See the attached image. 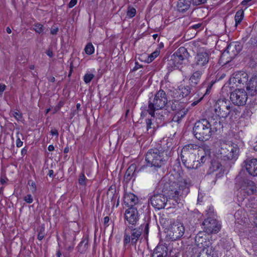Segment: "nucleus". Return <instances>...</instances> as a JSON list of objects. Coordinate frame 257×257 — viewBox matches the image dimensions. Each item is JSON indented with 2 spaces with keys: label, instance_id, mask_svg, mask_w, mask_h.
I'll use <instances>...</instances> for the list:
<instances>
[{
  "label": "nucleus",
  "instance_id": "f257e3e1",
  "mask_svg": "<svg viewBox=\"0 0 257 257\" xmlns=\"http://www.w3.org/2000/svg\"><path fill=\"white\" fill-rule=\"evenodd\" d=\"M199 146L190 144L185 145L182 149L180 157L184 165L188 169H196L200 166V163L197 159V150Z\"/></svg>",
  "mask_w": 257,
  "mask_h": 257
},
{
  "label": "nucleus",
  "instance_id": "f03ea898",
  "mask_svg": "<svg viewBox=\"0 0 257 257\" xmlns=\"http://www.w3.org/2000/svg\"><path fill=\"white\" fill-rule=\"evenodd\" d=\"M214 112L219 118H225L229 116L231 119L236 118L240 111L238 109L233 106L226 99H218L214 104Z\"/></svg>",
  "mask_w": 257,
  "mask_h": 257
},
{
  "label": "nucleus",
  "instance_id": "7ed1b4c3",
  "mask_svg": "<svg viewBox=\"0 0 257 257\" xmlns=\"http://www.w3.org/2000/svg\"><path fill=\"white\" fill-rule=\"evenodd\" d=\"M164 155L165 151L162 148L150 149L146 154L147 165L153 167L154 170L160 168L166 162L167 157Z\"/></svg>",
  "mask_w": 257,
  "mask_h": 257
},
{
  "label": "nucleus",
  "instance_id": "20e7f679",
  "mask_svg": "<svg viewBox=\"0 0 257 257\" xmlns=\"http://www.w3.org/2000/svg\"><path fill=\"white\" fill-rule=\"evenodd\" d=\"M212 132L211 125L206 119L197 121L193 129L195 137L200 141L208 140L212 136Z\"/></svg>",
  "mask_w": 257,
  "mask_h": 257
},
{
  "label": "nucleus",
  "instance_id": "39448f33",
  "mask_svg": "<svg viewBox=\"0 0 257 257\" xmlns=\"http://www.w3.org/2000/svg\"><path fill=\"white\" fill-rule=\"evenodd\" d=\"M220 149L218 151V157L224 160L235 159L239 154V148L237 145L232 143H226L220 141Z\"/></svg>",
  "mask_w": 257,
  "mask_h": 257
},
{
  "label": "nucleus",
  "instance_id": "423d86ee",
  "mask_svg": "<svg viewBox=\"0 0 257 257\" xmlns=\"http://www.w3.org/2000/svg\"><path fill=\"white\" fill-rule=\"evenodd\" d=\"M168 103L166 93L163 90H160L153 98H150L148 108L147 111L149 114L154 113V110H161L164 108Z\"/></svg>",
  "mask_w": 257,
  "mask_h": 257
},
{
  "label": "nucleus",
  "instance_id": "0eeeda50",
  "mask_svg": "<svg viewBox=\"0 0 257 257\" xmlns=\"http://www.w3.org/2000/svg\"><path fill=\"white\" fill-rule=\"evenodd\" d=\"M238 185L239 187L237 190V199L239 203L243 201L247 196L257 193L256 186L251 180H243Z\"/></svg>",
  "mask_w": 257,
  "mask_h": 257
},
{
  "label": "nucleus",
  "instance_id": "6e6552de",
  "mask_svg": "<svg viewBox=\"0 0 257 257\" xmlns=\"http://www.w3.org/2000/svg\"><path fill=\"white\" fill-rule=\"evenodd\" d=\"M241 47L237 42H232L222 54L220 60L224 64L230 62L241 51Z\"/></svg>",
  "mask_w": 257,
  "mask_h": 257
},
{
  "label": "nucleus",
  "instance_id": "1a4fd4ad",
  "mask_svg": "<svg viewBox=\"0 0 257 257\" xmlns=\"http://www.w3.org/2000/svg\"><path fill=\"white\" fill-rule=\"evenodd\" d=\"M209 58L210 55L206 50H200L197 52L191 66L194 69L204 70L208 64Z\"/></svg>",
  "mask_w": 257,
  "mask_h": 257
},
{
  "label": "nucleus",
  "instance_id": "9d476101",
  "mask_svg": "<svg viewBox=\"0 0 257 257\" xmlns=\"http://www.w3.org/2000/svg\"><path fill=\"white\" fill-rule=\"evenodd\" d=\"M142 231L143 229L141 227L133 228L132 227L128 226L124 231L123 240L124 246L126 247L130 242L133 245L136 244L140 237Z\"/></svg>",
  "mask_w": 257,
  "mask_h": 257
},
{
  "label": "nucleus",
  "instance_id": "9b49d317",
  "mask_svg": "<svg viewBox=\"0 0 257 257\" xmlns=\"http://www.w3.org/2000/svg\"><path fill=\"white\" fill-rule=\"evenodd\" d=\"M185 232V227L182 223L175 222L171 224L167 231V236L172 240L181 237Z\"/></svg>",
  "mask_w": 257,
  "mask_h": 257
},
{
  "label": "nucleus",
  "instance_id": "f8f14e48",
  "mask_svg": "<svg viewBox=\"0 0 257 257\" xmlns=\"http://www.w3.org/2000/svg\"><path fill=\"white\" fill-rule=\"evenodd\" d=\"M230 99L234 105L243 106L247 99V93L243 89H236L230 93Z\"/></svg>",
  "mask_w": 257,
  "mask_h": 257
},
{
  "label": "nucleus",
  "instance_id": "ddd939ff",
  "mask_svg": "<svg viewBox=\"0 0 257 257\" xmlns=\"http://www.w3.org/2000/svg\"><path fill=\"white\" fill-rule=\"evenodd\" d=\"M188 56L189 53L187 49L184 47H181L171 56L169 64L174 67H178L179 65L183 63L184 60L188 57Z\"/></svg>",
  "mask_w": 257,
  "mask_h": 257
},
{
  "label": "nucleus",
  "instance_id": "4468645a",
  "mask_svg": "<svg viewBox=\"0 0 257 257\" xmlns=\"http://www.w3.org/2000/svg\"><path fill=\"white\" fill-rule=\"evenodd\" d=\"M167 111L161 110H154V113L149 114L151 118L146 119L147 128L148 131L152 127V121H155L157 124L163 125L165 122V115Z\"/></svg>",
  "mask_w": 257,
  "mask_h": 257
},
{
  "label": "nucleus",
  "instance_id": "2eb2a0df",
  "mask_svg": "<svg viewBox=\"0 0 257 257\" xmlns=\"http://www.w3.org/2000/svg\"><path fill=\"white\" fill-rule=\"evenodd\" d=\"M203 229L206 234H215L219 232L221 228V225L216 219L212 218H207L202 223Z\"/></svg>",
  "mask_w": 257,
  "mask_h": 257
},
{
  "label": "nucleus",
  "instance_id": "dca6fc26",
  "mask_svg": "<svg viewBox=\"0 0 257 257\" xmlns=\"http://www.w3.org/2000/svg\"><path fill=\"white\" fill-rule=\"evenodd\" d=\"M195 242L198 248L200 250L205 247H209L212 244L211 241L208 238V235L203 231L199 232L195 236Z\"/></svg>",
  "mask_w": 257,
  "mask_h": 257
},
{
  "label": "nucleus",
  "instance_id": "f3484780",
  "mask_svg": "<svg viewBox=\"0 0 257 257\" xmlns=\"http://www.w3.org/2000/svg\"><path fill=\"white\" fill-rule=\"evenodd\" d=\"M248 80V75L244 72H238L234 73L230 77V83L235 84L236 86L242 87L246 83Z\"/></svg>",
  "mask_w": 257,
  "mask_h": 257
},
{
  "label": "nucleus",
  "instance_id": "a211bd4d",
  "mask_svg": "<svg viewBox=\"0 0 257 257\" xmlns=\"http://www.w3.org/2000/svg\"><path fill=\"white\" fill-rule=\"evenodd\" d=\"M168 201L167 197L164 194H155L151 198L152 205L158 209L165 208Z\"/></svg>",
  "mask_w": 257,
  "mask_h": 257
},
{
  "label": "nucleus",
  "instance_id": "6ab92c4d",
  "mask_svg": "<svg viewBox=\"0 0 257 257\" xmlns=\"http://www.w3.org/2000/svg\"><path fill=\"white\" fill-rule=\"evenodd\" d=\"M124 216L128 223L133 225H136L139 219L138 211L135 207H130L126 209Z\"/></svg>",
  "mask_w": 257,
  "mask_h": 257
},
{
  "label": "nucleus",
  "instance_id": "aec40b11",
  "mask_svg": "<svg viewBox=\"0 0 257 257\" xmlns=\"http://www.w3.org/2000/svg\"><path fill=\"white\" fill-rule=\"evenodd\" d=\"M243 167L251 176H257V159L247 158L243 163Z\"/></svg>",
  "mask_w": 257,
  "mask_h": 257
},
{
  "label": "nucleus",
  "instance_id": "412c9836",
  "mask_svg": "<svg viewBox=\"0 0 257 257\" xmlns=\"http://www.w3.org/2000/svg\"><path fill=\"white\" fill-rule=\"evenodd\" d=\"M190 184L187 180L179 181L177 184L178 189H175L174 196H185L189 192Z\"/></svg>",
  "mask_w": 257,
  "mask_h": 257
},
{
  "label": "nucleus",
  "instance_id": "4be33fe9",
  "mask_svg": "<svg viewBox=\"0 0 257 257\" xmlns=\"http://www.w3.org/2000/svg\"><path fill=\"white\" fill-rule=\"evenodd\" d=\"M246 85V90L249 94L254 95L256 91L257 77L256 76H252L248 82L245 84Z\"/></svg>",
  "mask_w": 257,
  "mask_h": 257
},
{
  "label": "nucleus",
  "instance_id": "5701e85b",
  "mask_svg": "<svg viewBox=\"0 0 257 257\" xmlns=\"http://www.w3.org/2000/svg\"><path fill=\"white\" fill-rule=\"evenodd\" d=\"M198 257H217V256L214 248L211 244L209 245V247L200 250Z\"/></svg>",
  "mask_w": 257,
  "mask_h": 257
},
{
  "label": "nucleus",
  "instance_id": "b1692460",
  "mask_svg": "<svg viewBox=\"0 0 257 257\" xmlns=\"http://www.w3.org/2000/svg\"><path fill=\"white\" fill-rule=\"evenodd\" d=\"M124 202L128 207H134V206L138 202V198L133 193H126L124 195Z\"/></svg>",
  "mask_w": 257,
  "mask_h": 257
},
{
  "label": "nucleus",
  "instance_id": "393cba45",
  "mask_svg": "<svg viewBox=\"0 0 257 257\" xmlns=\"http://www.w3.org/2000/svg\"><path fill=\"white\" fill-rule=\"evenodd\" d=\"M214 84V82H211L207 87V88L206 89L205 93L199 96L198 93H196L193 95V97H194L193 99L191 100V101H193L192 103L191 104V105L192 106H194L196 105H197L203 98V96L205 95L208 94L210 92V90L212 87V86Z\"/></svg>",
  "mask_w": 257,
  "mask_h": 257
},
{
  "label": "nucleus",
  "instance_id": "a878e982",
  "mask_svg": "<svg viewBox=\"0 0 257 257\" xmlns=\"http://www.w3.org/2000/svg\"><path fill=\"white\" fill-rule=\"evenodd\" d=\"M235 224L243 225L247 221L245 212L243 210H238L234 214Z\"/></svg>",
  "mask_w": 257,
  "mask_h": 257
},
{
  "label": "nucleus",
  "instance_id": "bb28decb",
  "mask_svg": "<svg viewBox=\"0 0 257 257\" xmlns=\"http://www.w3.org/2000/svg\"><path fill=\"white\" fill-rule=\"evenodd\" d=\"M191 88L189 86L181 85L176 89L178 94V99H181L188 96L191 92Z\"/></svg>",
  "mask_w": 257,
  "mask_h": 257
},
{
  "label": "nucleus",
  "instance_id": "cd10ccee",
  "mask_svg": "<svg viewBox=\"0 0 257 257\" xmlns=\"http://www.w3.org/2000/svg\"><path fill=\"white\" fill-rule=\"evenodd\" d=\"M194 70L196 71L192 74L189 80L191 84L193 86H195L198 84L204 72V70L201 69Z\"/></svg>",
  "mask_w": 257,
  "mask_h": 257
},
{
  "label": "nucleus",
  "instance_id": "c85d7f7f",
  "mask_svg": "<svg viewBox=\"0 0 257 257\" xmlns=\"http://www.w3.org/2000/svg\"><path fill=\"white\" fill-rule=\"evenodd\" d=\"M191 4V0H179L177 4L179 12H184L188 10Z\"/></svg>",
  "mask_w": 257,
  "mask_h": 257
},
{
  "label": "nucleus",
  "instance_id": "c756f323",
  "mask_svg": "<svg viewBox=\"0 0 257 257\" xmlns=\"http://www.w3.org/2000/svg\"><path fill=\"white\" fill-rule=\"evenodd\" d=\"M188 109L181 107L177 110L173 118V120L179 122L188 112Z\"/></svg>",
  "mask_w": 257,
  "mask_h": 257
},
{
  "label": "nucleus",
  "instance_id": "7c9ffc66",
  "mask_svg": "<svg viewBox=\"0 0 257 257\" xmlns=\"http://www.w3.org/2000/svg\"><path fill=\"white\" fill-rule=\"evenodd\" d=\"M89 239L88 236H84L78 245V250L80 253H83L88 247Z\"/></svg>",
  "mask_w": 257,
  "mask_h": 257
},
{
  "label": "nucleus",
  "instance_id": "2f4dec72",
  "mask_svg": "<svg viewBox=\"0 0 257 257\" xmlns=\"http://www.w3.org/2000/svg\"><path fill=\"white\" fill-rule=\"evenodd\" d=\"M197 158L198 159L200 157L199 162L201 164H203L207 159V155L205 151V149L203 148H200L199 147V149L197 150Z\"/></svg>",
  "mask_w": 257,
  "mask_h": 257
},
{
  "label": "nucleus",
  "instance_id": "473e14b6",
  "mask_svg": "<svg viewBox=\"0 0 257 257\" xmlns=\"http://www.w3.org/2000/svg\"><path fill=\"white\" fill-rule=\"evenodd\" d=\"M221 167L220 163L216 160H213L211 162L209 171L210 173H213L219 170Z\"/></svg>",
  "mask_w": 257,
  "mask_h": 257
},
{
  "label": "nucleus",
  "instance_id": "72a5a7b5",
  "mask_svg": "<svg viewBox=\"0 0 257 257\" xmlns=\"http://www.w3.org/2000/svg\"><path fill=\"white\" fill-rule=\"evenodd\" d=\"M244 17V12L243 10H239L235 14L234 19L235 21V26L236 27L240 23Z\"/></svg>",
  "mask_w": 257,
  "mask_h": 257
},
{
  "label": "nucleus",
  "instance_id": "f704fd0d",
  "mask_svg": "<svg viewBox=\"0 0 257 257\" xmlns=\"http://www.w3.org/2000/svg\"><path fill=\"white\" fill-rule=\"evenodd\" d=\"M33 30L37 33L39 34H43L44 27L43 25L40 23H35L33 25Z\"/></svg>",
  "mask_w": 257,
  "mask_h": 257
},
{
  "label": "nucleus",
  "instance_id": "c9c22d12",
  "mask_svg": "<svg viewBox=\"0 0 257 257\" xmlns=\"http://www.w3.org/2000/svg\"><path fill=\"white\" fill-rule=\"evenodd\" d=\"M84 50H85V53L87 55H91V54H93L94 52V48L93 45L92 44V43H88L86 45V46L85 47Z\"/></svg>",
  "mask_w": 257,
  "mask_h": 257
},
{
  "label": "nucleus",
  "instance_id": "e433bc0d",
  "mask_svg": "<svg viewBox=\"0 0 257 257\" xmlns=\"http://www.w3.org/2000/svg\"><path fill=\"white\" fill-rule=\"evenodd\" d=\"M94 75L92 73H87L85 74L83 77V80L85 83L88 84L92 80Z\"/></svg>",
  "mask_w": 257,
  "mask_h": 257
},
{
  "label": "nucleus",
  "instance_id": "4c0bfd02",
  "mask_svg": "<svg viewBox=\"0 0 257 257\" xmlns=\"http://www.w3.org/2000/svg\"><path fill=\"white\" fill-rule=\"evenodd\" d=\"M17 140H16V146L17 147H21L23 146V142L21 141V137H23V135L20 133L19 132H17L16 134Z\"/></svg>",
  "mask_w": 257,
  "mask_h": 257
},
{
  "label": "nucleus",
  "instance_id": "58836bf2",
  "mask_svg": "<svg viewBox=\"0 0 257 257\" xmlns=\"http://www.w3.org/2000/svg\"><path fill=\"white\" fill-rule=\"evenodd\" d=\"M159 54V51H155L148 56L147 62L150 63L153 61Z\"/></svg>",
  "mask_w": 257,
  "mask_h": 257
},
{
  "label": "nucleus",
  "instance_id": "ea45409f",
  "mask_svg": "<svg viewBox=\"0 0 257 257\" xmlns=\"http://www.w3.org/2000/svg\"><path fill=\"white\" fill-rule=\"evenodd\" d=\"M182 106H180V104L178 101L175 100L174 102H172L171 108L172 110L175 111L176 112Z\"/></svg>",
  "mask_w": 257,
  "mask_h": 257
},
{
  "label": "nucleus",
  "instance_id": "a19ab883",
  "mask_svg": "<svg viewBox=\"0 0 257 257\" xmlns=\"http://www.w3.org/2000/svg\"><path fill=\"white\" fill-rule=\"evenodd\" d=\"M136 14V10L135 8H130V7L128 8V10L127 12V16L129 18H132L134 17L135 16Z\"/></svg>",
  "mask_w": 257,
  "mask_h": 257
},
{
  "label": "nucleus",
  "instance_id": "79ce46f5",
  "mask_svg": "<svg viewBox=\"0 0 257 257\" xmlns=\"http://www.w3.org/2000/svg\"><path fill=\"white\" fill-rule=\"evenodd\" d=\"M28 184L30 186V189L32 193H35L36 191V185L35 182L32 180H29L28 181Z\"/></svg>",
  "mask_w": 257,
  "mask_h": 257
},
{
  "label": "nucleus",
  "instance_id": "37998d69",
  "mask_svg": "<svg viewBox=\"0 0 257 257\" xmlns=\"http://www.w3.org/2000/svg\"><path fill=\"white\" fill-rule=\"evenodd\" d=\"M207 0H191V3L194 6H199L206 3Z\"/></svg>",
  "mask_w": 257,
  "mask_h": 257
},
{
  "label": "nucleus",
  "instance_id": "c03bdc74",
  "mask_svg": "<svg viewBox=\"0 0 257 257\" xmlns=\"http://www.w3.org/2000/svg\"><path fill=\"white\" fill-rule=\"evenodd\" d=\"M24 200L28 203H32L33 201V199L31 194H28L24 197Z\"/></svg>",
  "mask_w": 257,
  "mask_h": 257
},
{
  "label": "nucleus",
  "instance_id": "a18cd8bd",
  "mask_svg": "<svg viewBox=\"0 0 257 257\" xmlns=\"http://www.w3.org/2000/svg\"><path fill=\"white\" fill-rule=\"evenodd\" d=\"M85 179H86V178L85 177L84 174L83 173H82L80 175L79 178V184L82 185H85Z\"/></svg>",
  "mask_w": 257,
  "mask_h": 257
},
{
  "label": "nucleus",
  "instance_id": "49530a36",
  "mask_svg": "<svg viewBox=\"0 0 257 257\" xmlns=\"http://www.w3.org/2000/svg\"><path fill=\"white\" fill-rule=\"evenodd\" d=\"M175 189H171L168 192V196L170 198H173V199H176V198H178L179 196H174L175 195Z\"/></svg>",
  "mask_w": 257,
  "mask_h": 257
},
{
  "label": "nucleus",
  "instance_id": "de8ad7c7",
  "mask_svg": "<svg viewBox=\"0 0 257 257\" xmlns=\"http://www.w3.org/2000/svg\"><path fill=\"white\" fill-rule=\"evenodd\" d=\"M140 227H141L143 229V228H144V231L145 233L146 234H148V233L149 232V224L148 223H146L144 225H141Z\"/></svg>",
  "mask_w": 257,
  "mask_h": 257
},
{
  "label": "nucleus",
  "instance_id": "09e8293b",
  "mask_svg": "<svg viewBox=\"0 0 257 257\" xmlns=\"http://www.w3.org/2000/svg\"><path fill=\"white\" fill-rule=\"evenodd\" d=\"M135 168V166L132 165L130 166L128 169L127 170L125 176L128 177L131 175V172L133 170V169Z\"/></svg>",
  "mask_w": 257,
  "mask_h": 257
},
{
  "label": "nucleus",
  "instance_id": "8fccbe9b",
  "mask_svg": "<svg viewBox=\"0 0 257 257\" xmlns=\"http://www.w3.org/2000/svg\"><path fill=\"white\" fill-rule=\"evenodd\" d=\"M202 26L201 23H198L191 26L190 28L195 30L201 29Z\"/></svg>",
  "mask_w": 257,
  "mask_h": 257
},
{
  "label": "nucleus",
  "instance_id": "3c124183",
  "mask_svg": "<svg viewBox=\"0 0 257 257\" xmlns=\"http://www.w3.org/2000/svg\"><path fill=\"white\" fill-rule=\"evenodd\" d=\"M109 217L108 216H105L104 218L103 224L105 227L108 226L109 222Z\"/></svg>",
  "mask_w": 257,
  "mask_h": 257
},
{
  "label": "nucleus",
  "instance_id": "603ef678",
  "mask_svg": "<svg viewBox=\"0 0 257 257\" xmlns=\"http://www.w3.org/2000/svg\"><path fill=\"white\" fill-rule=\"evenodd\" d=\"M13 115L18 120L22 118V115L19 111L14 112Z\"/></svg>",
  "mask_w": 257,
  "mask_h": 257
},
{
  "label": "nucleus",
  "instance_id": "864d4df0",
  "mask_svg": "<svg viewBox=\"0 0 257 257\" xmlns=\"http://www.w3.org/2000/svg\"><path fill=\"white\" fill-rule=\"evenodd\" d=\"M50 133L52 136H55L57 138L58 137L59 133L56 129H52L50 131Z\"/></svg>",
  "mask_w": 257,
  "mask_h": 257
},
{
  "label": "nucleus",
  "instance_id": "5fc2aeb1",
  "mask_svg": "<svg viewBox=\"0 0 257 257\" xmlns=\"http://www.w3.org/2000/svg\"><path fill=\"white\" fill-rule=\"evenodd\" d=\"M253 0H243L242 2H241V5H243V6H247V5H251L252 4V3L251 2Z\"/></svg>",
  "mask_w": 257,
  "mask_h": 257
},
{
  "label": "nucleus",
  "instance_id": "6e6d98bb",
  "mask_svg": "<svg viewBox=\"0 0 257 257\" xmlns=\"http://www.w3.org/2000/svg\"><path fill=\"white\" fill-rule=\"evenodd\" d=\"M77 3V0H71L68 4V6L70 8H71L76 5Z\"/></svg>",
  "mask_w": 257,
  "mask_h": 257
},
{
  "label": "nucleus",
  "instance_id": "4d7b16f0",
  "mask_svg": "<svg viewBox=\"0 0 257 257\" xmlns=\"http://www.w3.org/2000/svg\"><path fill=\"white\" fill-rule=\"evenodd\" d=\"M214 125L215 126V129L216 130V131L217 129H220L221 127V126H222L220 121H219L218 122H217V121H215L214 122Z\"/></svg>",
  "mask_w": 257,
  "mask_h": 257
},
{
  "label": "nucleus",
  "instance_id": "13d9d810",
  "mask_svg": "<svg viewBox=\"0 0 257 257\" xmlns=\"http://www.w3.org/2000/svg\"><path fill=\"white\" fill-rule=\"evenodd\" d=\"M58 28H52L51 29V31H50V33H51V34L52 35H56L58 32Z\"/></svg>",
  "mask_w": 257,
  "mask_h": 257
},
{
  "label": "nucleus",
  "instance_id": "bf43d9fd",
  "mask_svg": "<svg viewBox=\"0 0 257 257\" xmlns=\"http://www.w3.org/2000/svg\"><path fill=\"white\" fill-rule=\"evenodd\" d=\"M206 214L208 215H211L213 212V208L212 207H209L208 210H206Z\"/></svg>",
  "mask_w": 257,
  "mask_h": 257
},
{
  "label": "nucleus",
  "instance_id": "052dcab7",
  "mask_svg": "<svg viewBox=\"0 0 257 257\" xmlns=\"http://www.w3.org/2000/svg\"><path fill=\"white\" fill-rule=\"evenodd\" d=\"M46 53L50 57H52L53 56V52L50 49L47 50Z\"/></svg>",
  "mask_w": 257,
  "mask_h": 257
},
{
  "label": "nucleus",
  "instance_id": "680f3d73",
  "mask_svg": "<svg viewBox=\"0 0 257 257\" xmlns=\"http://www.w3.org/2000/svg\"><path fill=\"white\" fill-rule=\"evenodd\" d=\"M6 89V85L4 84L0 83V92H3Z\"/></svg>",
  "mask_w": 257,
  "mask_h": 257
},
{
  "label": "nucleus",
  "instance_id": "e2e57ef3",
  "mask_svg": "<svg viewBox=\"0 0 257 257\" xmlns=\"http://www.w3.org/2000/svg\"><path fill=\"white\" fill-rule=\"evenodd\" d=\"M44 236V233L43 232H39L38 235V239L39 240H42Z\"/></svg>",
  "mask_w": 257,
  "mask_h": 257
},
{
  "label": "nucleus",
  "instance_id": "0e129e2a",
  "mask_svg": "<svg viewBox=\"0 0 257 257\" xmlns=\"http://www.w3.org/2000/svg\"><path fill=\"white\" fill-rule=\"evenodd\" d=\"M48 150L50 152L53 151L54 150V147L52 145H49L48 147Z\"/></svg>",
  "mask_w": 257,
  "mask_h": 257
},
{
  "label": "nucleus",
  "instance_id": "69168bd1",
  "mask_svg": "<svg viewBox=\"0 0 257 257\" xmlns=\"http://www.w3.org/2000/svg\"><path fill=\"white\" fill-rule=\"evenodd\" d=\"M253 222L254 225L257 227V213L255 214L254 216Z\"/></svg>",
  "mask_w": 257,
  "mask_h": 257
},
{
  "label": "nucleus",
  "instance_id": "338daca9",
  "mask_svg": "<svg viewBox=\"0 0 257 257\" xmlns=\"http://www.w3.org/2000/svg\"><path fill=\"white\" fill-rule=\"evenodd\" d=\"M53 173H54V172L52 170H50L49 171V173H48V175L50 177H53Z\"/></svg>",
  "mask_w": 257,
  "mask_h": 257
},
{
  "label": "nucleus",
  "instance_id": "774afa93",
  "mask_svg": "<svg viewBox=\"0 0 257 257\" xmlns=\"http://www.w3.org/2000/svg\"><path fill=\"white\" fill-rule=\"evenodd\" d=\"M69 147L67 146V147H66L64 149V152L65 153H68L69 152Z\"/></svg>",
  "mask_w": 257,
  "mask_h": 257
}]
</instances>
